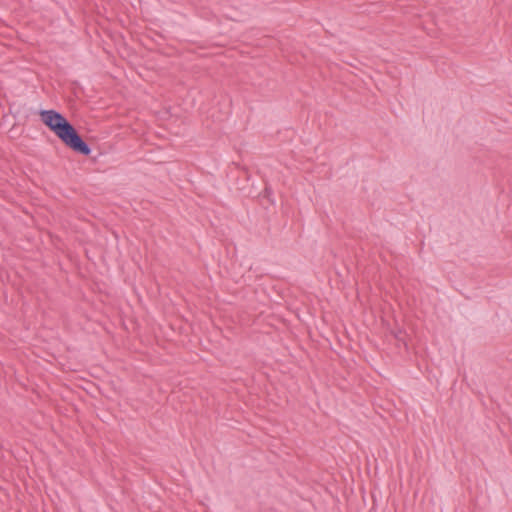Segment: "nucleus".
I'll return each instance as SVG.
<instances>
[{
	"label": "nucleus",
	"mask_w": 512,
	"mask_h": 512,
	"mask_svg": "<svg viewBox=\"0 0 512 512\" xmlns=\"http://www.w3.org/2000/svg\"><path fill=\"white\" fill-rule=\"evenodd\" d=\"M39 115L41 121L53 131L66 146L85 156L91 153L89 145L61 113L55 110H41Z\"/></svg>",
	"instance_id": "obj_1"
}]
</instances>
